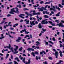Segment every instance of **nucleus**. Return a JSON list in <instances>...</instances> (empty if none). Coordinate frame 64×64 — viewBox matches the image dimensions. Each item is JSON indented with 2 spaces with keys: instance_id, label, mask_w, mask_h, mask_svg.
<instances>
[{
  "instance_id": "obj_1",
  "label": "nucleus",
  "mask_w": 64,
  "mask_h": 64,
  "mask_svg": "<svg viewBox=\"0 0 64 64\" xmlns=\"http://www.w3.org/2000/svg\"><path fill=\"white\" fill-rule=\"evenodd\" d=\"M35 20H34L32 21V22L31 21H30V24L32 26H34V25H35L36 24H38V22L37 21H36L35 22Z\"/></svg>"
},
{
  "instance_id": "obj_2",
  "label": "nucleus",
  "mask_w": 64,
  "mask_h": 64,
  "mask_svg": "<svg viewBox=\"0 0 64 64\" xmlns=\"http://www.w3.org/2000/svg\"><path fill=\"white\" fill-rule=\"evenodd\" d=\"M14 9H15L14 8L11 9L12 10L10 12V14H14V13L13 12L19 13V11L18 10H16V12L14 10Z\"/></svg>"
},
{
  "instance_id": "obj_3",
  "label": "nucleus",
  "mask_w": 64,
  "mask_h": 64,
  "mask_svg": "<svg viewBox=\"0 0 64 64\" xmlns=\"http://www.w3.org/2000/svg\"><path fill=\"white\" fill-rule=\"evenodd\" d=\"M53 50L55 52V56H56V58L57 59L58 58V52H56V50L55 49H53Z\"/></svg>"
},
{
  "instance_id": "obj_4",
  "label": "nucleus",
  "mask_w": 64,
  "mask_h": 64,
  "mask_svg": "<svg viewBox=\"0 0 64 64\" xmlns=\"http://www.w3.org/2000/svg\"><path fill=\"white\" fill-rule=\"evenodd\" d=\"M8 46H4V48H9V49H10V50H13V47H12L10 48L11 46V45L10 44L8 45Z\"/></svg>"
},
{
  "instance_id": "obj_5",
  "label": "nucleus",
  "mask_w": 64,
  "mask_h": 64,
  "mask_svg": "<svg viewBox=\"0 0 64 64\" xmlns=\"http://www.w3.org/2000/svg\"><path fill=\"white\" fill-rule=\"evenodd\" d=\"M56 26H59V27H64V25H63L62 23L60 22V24H57L56 25Z\"/></svg>"
},
{
  "instance_id": "obj_6",
  "label": "nucleus",
  "mask_w": 64,
  "mask_h": 64,
  "mask_svg": "<svg viewBox=\"0 0 64 64\" xmlns=\"http://www.w3.org/2000/svg\"><path fill=\"white\" fill-rule=\"evenodd\" d=\"M43 8H44V7L42 6V8H38V9H39V11H41V12H42V11H43Z\"/></svg>"
},
{
  "instance_id": "obj_7",
  "label": "nucleus",
  "mask_w": 64,
  "mask_h": 64,
  "mask_svg": "<svg viewBox=\"0 0 64 64\" xmlns=\"http://www.w3.org/2000/svg\"><path fill=\"white\" fill-rule=\"evenodd\" d=\"M14 46H15L16 47V48L14 49V51H17V50L18 49V46H16L15 45H14Z\"/></svg>"
},
{
  "instance_id": "obj_8",
  "label": "nucleus",
  "mask_w": 64,
  "mask_h": 64,
  "mask_svg": "<svg viewBox=\"0 0 64 64\" xmlns=\"http://www.w3.org/2000/svg\"><path fill=\"white\" fill-rule=\"evenodd\" d=\"M25 16V15L23 14H20V15L19 16V17H21V18H22V19H24V17L23 16Z\"/></svg>"
},
{
  "instance_id": "obj_9",
  "label": "nucleus",
  "mask_w": 64,
  "mask_h": 64,
  "mask_svg": "<svg viewBox=\"0 0 64 64\" xmlns=\"http://www.w3.org/2000/svg\"><path fill=\"white\" fill-rule=\"evenodd\" d=\"M21 38L20 37H18V39L16 40V42H20V40H21Z\"/></svg>"
},
{
  "instance_id": "obj_10",
  "label": "nucleus",
  "mask_w": 64,
  "mask_h": 64,
  "mask_svg": "<svg viewBox=\"0 0 64 64\" xmlns=\"http://www.w3.org/2000/svg\"><path fill=\"white\" fill-rule=\"evenodd\" d=\"M48 22H49V23H50V24H51L52 25V26H55V24H52L53 23L52 22H51L50 21H48Z\"/></svg>"
},
{
  "instance_id": "obj_11",
  "label": "nucleus",
  "mask_w": 64,
  "mask_h": 64,
  "mask_svg": "<svg viewBox=\"0 0 64 64\" xmlns=\"http://www.w3.org/2000/svg\"><path fill=\"white\" fill-rule=\"evenodd\" d=\"M25 14H26L27 15V16H29H29H30V17H31V16H33V15L32 14H28V13L27 12H25Z\"/></svg>"
},
{
  "instance_id": "obj_12",
  "label": "nucleus",
  "mask_w": 64,
  "mask_h": 64,
  "mask_svg": "<svg viewBox=\"0 0 64 64\" xmlns=\"http://www.w3.org/2000/svg\"><path fill=\"white\" fill-rule=\"evenodd\" d=\"M59 53H60V56L61 57H63V54H62V53H63V52H62L61 51H60L59 52Z\"/></svg>"
},
{
  "instance_id": "obj_13",
  "label": "nucleus",
  "mask_w": 64,
  "mask_h": 64,
  "mask_svg": "<svg viewBox=\"0 0 64 64\" xmlns=\"http://www.w3.org/2000/svg\"><path fill=\"white\" fill-rule=\"evenodd\" d=\"M28 51H30V50H32V51H34V50L33 48H28L27 49Z\"/></svg>"
},
{
  "instance_id": "obj_14",
  "label": "nucleus",
  "mask_w": 64,
  "mask_h": 64,
  "mask_svg": "<svg viewBox=\"0 0 64 64\" xmlns=\"http://www.w3.org/2000/svg\"><path fill=\"white\" fill-rule=\"evenodd\" d=\"M41 23H40L39 24L38 26V28H40V29L42 28V26H41Z\"/></svg>"
},
{
  "instance_id": "obj_15",
  "label": "nucleus",
  "mask_w": 64,
  "mask_h": 64,
  "mask_svg": "<svg viewBox=\"0 0 64 64\" xmlns=\"http://www.w3.org/2000/svg\"><path fill=\"white\" fill-rule=\"evenodd\" d=\"M54 9H56V8L54 6H53V8H51L50 10V11H52V10H54Z\"/></svg>"
},
{
  "instance_id": "obj_16",
  "label": "nucleus",
  "mask_w": 64,
  "mask_h": 64,
  "mask_svg": "<svg viewBox=\"0 0 64 64\" xmlns=\"http://www.w3.org/2000/svg\"><path fill=\"white\" fill-rule=\"evenodd\" d=\"M40 14V12L34 13L32 14L33 15H39Z\"/></svg>"
},
{
  "instance_id": "obj_17",
  "label": "nucleus",
  "mask_w": 64,
  "mask_h": 64,
  "mask_svg": "<svg viewBox=\"0 0 64 64\" xmlns=\"http://www.w3.org/2000/svg\"><path fill=\"white\" fill-rule=\"evenodd\" d=\"M36 46H38L39 45V44H40V42L38 41H37L36 42Z\"/></svg>"
},
{
  "instance_id": "obj_18",
  "label": "nucleus",
  "mask_w": 64,
  "mask_h": 64,
  "mask_svg": "<svg viewBox=\"0 0 64 64\" xmlns=\"http://www.w3.org/2000/svg\"><path fill=\"white\" fill-rule=\"evenodd\" d=\"M28 62L26 63V64H30V62H31V61H30V59H29L28 60Z\"/></svg>"
},
{
  "instance_id": "obj_19",
  "label": "nucleus",
  "mask_w": 64,
  "mask_h": 64,
  "mask_svg": "<svg viewBox=\"0 0 64 64\" xmlns=\"http://www.w3.org/2000/svg\"><path fill=\"white\" fill-rule=\"evenodd\" d=\"M61 62H63V61L62 60H60L59 61V62L56 63V64H60L61 63Z\"/></svg>"
},
{
  "instance_id": "obj_20",
  "label": "nucleus",
  "mask_w": 64,
  "mask_h": 64,
  "mask_svg": "<svg viewBox=\"0 0 64 64\" xmlns=\"http://www.w3.org/2000/svg\"><path fill=\"white\" fill-rule=\"evenodd\" d=\"M44 53V54H46V52H45L44 51H43L42 52H41L40 53V54L41 55H42L43 53Z\"/></svg>"
},
{
  "instance_id": "obj_21",
  "label": "nucleus",
  "mask_w": 64,
  "mask_h": 64,
  "mask_svg": "<svg viewBox=\"0 0 64 64\" xmlns=\"http://www.w3.org/2000/svg\"><path fill=\"white\" fill-rule=\"evenodd\" d=\"M44 18L45 19L46 18H49V17L47 15H44Z\"/></svg>"
},
{
  "instance_id": "obj_22",
  "label": "nucleus",
  "mask_w": 64,
  "mask_h": 64,
  "mask_svg": "<svg viewBox=\"0 0 64 64\" xmlns=\"http://www.w3.org/2000/svg\"><path fill=\"white\" fill-rule=\"evenodd\" d=\"M29 20H27L26 21V24H29Z\"/></svg>"
},
{
  "instance_id": "obj_23",
  "label": "nucleus",
  "mask_w": 64,
  "mask_h": 64,
  "mask_svg": "<svg viewBox=\"0 0 64 64\" xmlns=\"http://www.w3.org/2000/svg\"><path fill=\"white\" fill-rule=\"evenodd\" d=\"M25 58H24L23 60L22 61L24 62V63H25Z\"/></svg>"
},
{
  "instance_id": "obj_24",
  "label": "nucleus",
  "mask_w": 64,
  "mask_h": 64,
  "mask_svg": "<svg viewBox=\"0 0 64 64\" xmlns=\"http://www.w3.org/2000/svg\"><path fill=\"white\" fill-rule=\"evenodd\" d=\"M9 32H8V35L9 36V37H11V38H13V36H11V35H10V34H9Z\"/></svg>"
},
{
  "instance_id": "obj_25",
  "label": "nucleus",
  "mask_w": 64,
  "mask_h": 64,
  "mask_svg": "<svg viewBox=\"0 0 64 64\" xmlns=\"http://www.w3.org/2000/svg\"><path fill=\"white\" fill-rule=\"evenodd\" d=\"M56 22H57L58 24L59 22V21L58 20H55Z\"/></svg>"
},
{
  "instance_id": "obj_26",
  "label": "nucleus",
  "mask_w": 64,
  "mask_h": 64,
  "mask_svg": "<svg viewBox=\"0 0 64 64\" xmlns=\"http://www.w3.org/2000/svg\"><path fill=\"white\" fill-rule=\"evenodd\" d=\"M18 7L20 8H21V5L20 4L17 6V7Z\"/></svg>"
},
{
  "instance_id": "obj_27",
  "label": "nucleus",
  "mask_w": 64,
  "mask_h": 64,
  "mask_svg": "<svg viewBox=\"0 0 64 64\" xmlns=\"http://www.w3.org/2000/svg\"><path fill=\"white\" fill-rule=\"evenodd\" d=\"M58 6L60 8H63V6H62L60 4H59Z\"/></svg>"
},
{
  "instance_id": "obj_28",
  "label": "nucleus",
  "mask_w": 64,
  "mask_h": 64,
  "mask_svg": "<svg viewBox=\"0 0 64 64\" xmlns=\"http://www.w3.org/2000/svg\"><path fill=\"white\" fill-rule=\"evenodd\" d=\"M9 54H7L6 55V59H7L8 58V56H9Z\"/></svg>"
},
{
  "instance_id": "obj_29",
  "label": "nucleus",
  "mask_w": 64,
  "mask_h": 64,
  "mask_svg": "<svg viewBox=\"0 0 64 64\" xmlns=\"http://www.w3.org/2000/svg\"><path fill=\"white\" fill-rule=\"evenodd\" d=\"M51 2H46L44 3L45 4H50V3Z\"/></svg>"
},
{
  "instance_id": "obj_30",
  "label": "nucleus",
  "mask_w": 64,
  "mask_h": 64,
  "mask_svg": "<svg viewBox=\"0 0 64 64\" xmlns=\"http://www.w3.org/2000/svg\"><path fill=\"white\" fill-rule=\"evenodd\" d=\"M22 32H25V33H26V29H25L24 30H22Z\"/></svg>"
},
{
  "instance_id": "obj_31",
  "label": "nucleus",
  "mask_w": 64,
  "mask_h": 64,
  "mask_svg": "<svg viewBox=\"0 0 64 64\" xmlns=\"http://www.w3.org/2000/svg\"><path fill=\"white\" fill-rule=\"evenodd\" d=\"M44 22H45V21L44 20H43L42 22V24H44V23H45Z\"/></svg>"
},
{
  "instance_id": "obj_32",
  "label": "nucleus",
  "mask_w": 64,
  "mask_h": 64,
  "mask_svg": "<svg viewBox=\"0 0 64 64\" xmlns=\"http://www.w3.org/2000/svg\"><path fill=\"white\" fill-rule=\"evenodd\" d=\"M32 55L34 57H35V54L34 52H32Z\"/></svg>"
},
{
  "instance_id": "obj_33",
  "label": "nucleus",
  "mask_w": 64,
  "mask_h": 64,
  "mask_svg": "<svg viewBox=\"0 0 64 64\" xmlns=\"http://www.w3.org/2000/svg\"><path fill=\"white\" fill-rule=\"evenodd\" d=\"M4 38H5V36H1V37H0V39H3Z\"/></svg>"
},
{
  "instance_id": "obj_34",
  "label": "nucleus",
  "mask_w": 64,
  "mask_h": 64,
  "mask_svg": "<svg viewBox=\"0 0 64 64\" xmlns=\"http://www.w3.org/2000/svg\"><path fill=\"white\" fill-rule=\"evenodd\" d=\"M52 40L54 41H56V40H55V38L54 37H53L52 38Z\"/></svg>"
},
{
  "instance_id": "obj_35",
  "label": "nucleus",
  "mask_w": 64,
  "mask_h": 64,
  "mask_svg": "<svg viewBox=\"0 0 64 64\" xmlns=\"http://www.w3.org/2000/svg\"><path fill=\"white\" fill-rule=\"evenodd\" d=\"M48 42H49V43H51V44H53V42L50 41L49 40L48 41Z\"/></svg>"
},
{
  "instance_id": "obj_36",
  "label": "nucleus",
  "mask_w": 64,
  "mask_h": 64,
  "mask_svg": "<svg viewBox=\"0 0 64 64\" xmlns=\"http://www.w3.org/2000/svg\"><path fill=\"white\" fill-rule=\"evenodd\" d=\"M29 37V35H26L25 37H24V38H26V37Z\"/></svg>"
},
{
  "instance_id": "obj_37",
  "label": "nucleus",
  "mask_w": 64,
  "mask_h": 64,
  "mask_svg": "<svg viewBox=\"0 0 64 64\" xmlns=\"http://www.w3.org/2000/svg\"><path fill=\"white\" fill-rule=\"evenodd\" d=\"M34 54H35L37 55V54H39V53H38V52H36L34 53Z\"/></svg>"
},
{
  "instance_id": "obj_38",
  "label": "nucleus",
  "mask_w": 64,
  "mask_h": 64,
  "mask_svg": "<svg viewBox=\"0 0 64 64\" xmlns=\"http://www.w3.org/2000/svg\"><path fill=\"white\" fill-rule=\"evenodd\" d=\"M48 22L46 21L44 22V24H48Z\"/></svg>"
},
{
  "instance_id": "obj_39",
  "label": "nucleus",
  "mask_w": 64,
  "mask_h": 64,
  "mask_svg": "<svg viewBox=\"0 0 64 64\" xmlns=\"http://www.w3.org/2000/svg\"><path fill=\"white\" fill-rule=\"evenodd\" d=\"M19 50L20 51H21V50H22V47H20V49H19Z\"/></svg>"
},
{
  "instance_id": "obj_40",
  "label": "nucleus",
  "mask_w": 64,
  "mask_h": 64,
  "mask_svg": "<svg viewBox=\"0 0 64 64\" xmlns=\"http://www.w3.org/2000/svg\"><path fill=\"white\" fill-rule=\"evenodd\" d=\"M46 14H49V12H47L46 11L45 12Z\"/></svg>"
},
{
  "instance_id": "obj_41",
  "label": "nucleus",
  "mask_w": 64,
  "mask_h": 64,
  "mask_svg": "<svg viewBox=\"0 0 64 64\" xmlns=\"http://www.w3.org/2000/svg\"><path fill=\"white\" fill-rule=\"evenodd\" d=\"M18 53V51L14 52V54H17V53Z\"/></svg>"
},
{
  "instance_id": "obj_42",
  "label": "nucleus",
  "mask_w": 64,
  "mask_h": 64,
  "mask_svg": "<svg viewBox=\"0 0 64 64\" xmlns=\"http://www.w3.org/2000/svg\"><path fill=\"white\" fill-rule=\"evenodd\" d=\"M42 30L43 32H45L46 31V29H44L43 28L42 29Z\"/></svg>"
},
{
  "instance_id": "obj_43",
  "label": "nucleus",
  "mask_w": 64,
  "mask_h": 64,
  "mask_svg": "<svg viewBox=\"0 0 64 64\" xmlns=\"http://www.w3.org/2000/svg\"><path fill=\"white\" fill-rule=\"evenodd\" d=\"M60 48H62V47H63V46L61 44H60Z\"/></svg>"
},
{
  "instance_id": "obj_44",
  "label": "nucleus",
  "mask_w": 64,
  "mask_h": 64,
  "mask_svg": "<svg viewBox=\"0 0 64 64\" xmlns=\"http://www.w3.org/2000/svg\"><path fill=\"white\" fill-rule=\"evenodd\" d=\"M40 3L41 4H43V3H44V2L43 1H42L40 2Z\"/></svg>"
},
{
  "instance_id": "obj_45",
  "label": "nucleus",
  "mask_w": 64,
  "mask_h": 64,
  "mask_svg": "<svg viewBox=\"0 0 64 64\" xmlns=\"http://www.w3.org/2000/svg\"><path fill=\"white\" fill-rule=\"evenodd\" d=\"M48 59H50V60H52V58L51 57H48Z\"/></svg>"
},
{
  "instance_id": "obj_46",
  "label": "nucleus",
  "mask_w": 64,
  "mask_h": 64,
  "mask_svg": "<svg viewBox=\"0 0 64 64\" xmlns=\"http://www.w3.org/2000/svg\"><path fill=\"white\" fill-rule=\"evenodd\" d=\"M11 22H9L8 24V26H9L10 24H11Z\"/></svg>"
},
{
  "instance_id": "obj_47",
  "label": "nucleus",
  "mask_w": 64,
  "mask_h": 64,
  "mask_svg": "<svg viewBox=\"0 0 64 64\" xmlns=\"http://www.w3.org/2000/svg\"><path fill=\"white\" fill-rule=\"evenodd\" d=\"M48 27L50 28H53V26H48Z\"/></svg>"
},
{
  "instance_id": "obj_48",
  "label": "nucleus",
  "mask_w": 64,
  "mask_h": 64,
  "mask_svg": "<svg viewBox=\"0 0 64 64\" xmlns=\"http://www.w3.org/2000/svg\"><path fill=\"white\" fill-rule=\"evenodd\" d=\"M10 30H14V28H10Z\"/></svg>"
},
{
  "instance_id": "obj_49",
  "label": "nucleus",
  "mask_w": 64,
  "mask_h": 64,
  "mask_svg": "<svg viewBox=\"0 0 64 64\" xmlns=\"http://www.w3.org/2000/svg\"><path fill=\"white\" fill-rule=\"evenodd\" d=\"M11 14H8L7 16V17H10V16H11Z\"/></svg>"
},
{
  "instance_id": "obj_50",
  "label": "nucleus",
  "mask_w": 64,
  "mask_h": 64,
  "mask_svg": "<svg viewBox=\"0 0 64 64\" xmlns=\"http://www.w3.org/2000/svg\"><path fill=\"white\" fill-rule=\"evenodd\" d=\"M14 62L15 63L14 64H18V63H17V62H16V61H14Z\"/></svg>"
},
{
  "instance_id": "obj_51",
  "label": "nucleus",
  "mask_w": 64,
  "mask_h": 64,
  "mask_svg": "<svg viewBox=\"0 0 64 64\" xmlns=\"http://www.w3.org/2000/svg\"><path fill=\"white\" fill-rule=\"evenodd\" d=\"M36 48H37V49H39V47L38 46H36Z\"/></svg>"
},
{
  "instance_id": "obj_52",
  "label": "nucleus",
  "mask_w": 64,
  "mask_h": 64,
  "mask_svg": "<svg viewBox=\"0 0 64 64\" xmlns=\"http://www.w3.org/2000/svg\"><path fill=\"white\" fill-rule=\"evenodd\" d=\"M46 45H48V42H46Z\"/></svg>"
},
{
  "instance_id": "obj_53",
  "label": "nucleus",
  "mask_w": 64,
  "mask_h": 64,
  "mask_svg": "<svg viewBox=\"0 0 64 64\" xmlns=\"http://www.w3.org/2000/svg\"><path fill=\"white\" fill-rule=\"evenodd\" d=\"M24 10H29V9L27 8H24Z\"/></svg>"
},
{
  "instance_id": "obj_54",
  "label": "nucleus",
  "mask_w": 64,
  "mask_h": 64,
  "mask_svg": "<svg viewBox=\"0 0 64 64\" xmlns=\"http://www.w3.org/2000/svg\"><path fill=\"white\" fill-rule=\"evenodd\" d=\"M5 22V21H3L0 24H3Z\"/></svg>"
},
{
  "instance_id": "obj_55",
  "label": "nucleus",
  "mask_w": 64,
  "mask_h": 64,
  "mask_svg": "<svg viewBox=\"0 0 64 64\" xmlns=\"http://www.w3.org/2000/svg\"><path fill=\"white\" fill-rule=\"evenodd\" d=\"M56 34L57 35H59V34H60V32H57Z\"/></svg>"
},
{
  "instance_id": "obj_56",
  "label": "nucleus",
  "mask_w": 64,
  "mask_h": 64,
  "mask_svg": "<svg viewBox=\"0 0 64 64\" xmlns=\"http://www.w3.org/2000/svg\"><path fill=\"white\" fill-rule=\"evenodd\" d=\"M36 59L37 60H38V58L37 56H36Z\"/></svg>"
},
{
  "instance_id": "obj_57",
  "label": "nucleus",
  "mask_w": 64,
  "mask_h": 64,
  "mask_svg": "<svg viewBox=\"0 0 64 64\" xmlns=\"http://www.w3.org/2000/svg\"><path fill=\"white\" fill-rule=\"evenodd\" d=\"M8 64H12V62H10L8 63Z\"/></svg>"
},
{
  "instance_id": "obj_58",
  "label": "nucleus",
  "mask_w": 64,
  "mask_h": 64,
  "mask_svg": "<svg viewBox=\"0 0 64 64\" xmlns=\"http://www.w3.org/2000/svg\"><path fill=\"white\" fill-rule=\"evenodd\" d=\"M36 20V19L34 18H32V20Z\"/></svg>"
},
{
  "instance_id": "obj_59",
  "label": "nucleus",
  "mask_w": 64,
  "mask_h": 64,
  "mask_svg": "<svg viewBox=\"0 0 64 64\" xmlns=\"http://www.w3.org/2000/svg\"><path fill=\"white\" fill-rule=\"evenodd\" d=\"M53 18L54 19V20H56V18L55 17H54Z\"/></svg>"
},
{
  "instance_id": "obj_60",
  "label": "nucleus",
  "mask_w": 64,
  "mask_h": 64,
  "mask_svg": "<svg viewBox=\"0 0 64 64\" xmlns=\"http://www.w3.org/2000/svg\"><path fill=\"white\" fill-rule=\"evenodd\" d=\"M23 22V20H21L20 21V22Z\"/></svg>"
},
{
  "instance_id": "obj_61",
  "label": "nucleus",
  "mask_w": 64,
  "mask_h": 64,
  "mask_svg": "<svg viewBox=\"0 0 64 64\" xmlns=\"http://www.w3.org/2000/svg\"><path fill=\"white\" fill-rule=\"evenodd\" d=\"M56 16H60L58 14H56Z\"/></svg>"
},
{
  "instance_id": "obj_62",
  "label": "nucleus",
  "mask_w": 64,
  "mask_h": 64,
  "mask_svg": "<svg viewBox=\"0 0 64 64\" xmlns=\"http://www.w3.org/2000/svg\"><path fill=\"white\" fill-rule=\"evenodd\" d=\"M22 56H26V54H23Z\"/></svg>"
},
{
  "instance_id": "obj_63",
  "label": "nucleus",
  "mask_w": 64,
  "mask_h": 64,
  "mask_svg": "<svg viewBox=\"0 0 64 64\" xmlns=\"http://www.w3.org/2000/svg\"><path fill=\"white\" fill-rule=\"evenodd\" d=\"M42 33H40V34L39 35V36H41V35H42Z\"/></svg>"
},
{
  "instance_id": "obj_64",
  "label": "nucleus",
  "mask_w": 64,
  "mask_h": 64,
  "mask_svg": "<svg viewBox=\"0 0 64 64\" xmlns=\"http://www.w3.org/2000/svg\"><path fill=\"white\" fill-rule=\"evenodd\" d=\"M44 64H47V62H44Z\"/></svg>"
}]
</instances>
